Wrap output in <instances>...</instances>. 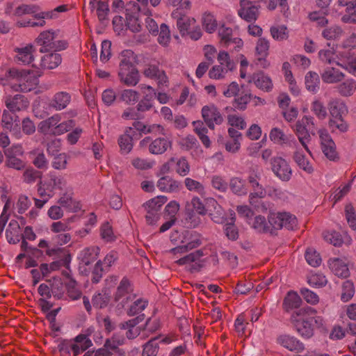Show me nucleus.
Returning a JSON list of instances; mask_svg holds the SVG:
<instances>
[{
    "label": "nucleus",
    "instance_id": "obj_21",
    "mask_svg": "<svg viewBox=\"0 0 356 356\" xmlns=\"http://www.w3.org/2000/svg\"><path fill=\"white\" fill-rule=\"evenodd\" d=\"M67 5H60L50 11L42 12L35 15L38 22H29L28 25L34 26H43L45 24L44 19H56L59 17L60 13L67 11Z\"/></svg>",
    "mask_w": 356,
    "mask_h": 356
},
{
    "label": "nucleus",
    "instance_id": "obj_29",
    "mask_svg": "<svg viewBox=\"0 0 356 356\" xmlns=\"http://www.w3.org/2000/svg\"><path fill=\"white\" fill-rule=\"evenodd\" d=\"M329 267L332 272L339 277L346 278L350 275V270L348 267V263L343 259H330Z\"/></svg>",
    "mask_w": 356,
    "mask_h": 356
},
{
    "label": "nucleus",
    "instance_id": "obj_8",
    "mask_svg": "<svg viewBox=\"0 0 356 356\" xmlns=\"http://www.w3.org/2000/svg\"><path fill=\"white\" fill-rule=\"evenodd\" d=\"M170 240L172 242L179 244L170 250V252L175 255L185 253L200 245L199 236L188 232L179 235V237L177 232H172Z\"/></svg>",
    "mask_w": 356,
    "mask_h": 356
},
{
    "label": "nucleus",
    "instance_id": "obj_26",
    "mask_svg": "<svg viewBox=\"0 0 356 356\" xmlns=\"http://www.w3.org/2000/svg\"><path fill=\"white\" fill-rule=\"evenodd\" d=\"M130 128H134V130L138 134V137L142 134H155L162 135H164L165 134V129L161 125L156 124L146 125L140 121L134 122L133 127H131Z\"/></svg>",
    "mask_w": 356,
    "mask_h": 356
},
{
    "label": "nucleus",
    "instance_id": "obj_62",
    "mask_svg": "<svg viewBox=\"0 0 356 356\" xmlns=\"http://www.w3.org/2000/svg\"><path fill=\"white\" fill-rule=\"evenodd\" d=\"M184 184L186 188L190 191L196 192L202 195L204 194V187L203 184L189 177L186 178L184 179Z\"/></svg>",
    "mask_w": 356,
    "mask_h": 356
},
{
    "label": "nucleus",
    "instance_id": "obj_50",
    "mask_svg": "<svg viewBox=\"0 0 356 356\" xmlns=\"http://www.w3.org/2000/svg\"><path fill=\"white\" fill-rule=\"evenodd\" d=\"M70 102V97L66 92H58L55 95L51 105L57 110L65 108Z\"/></svg>",
    "mask_w": 356,
    "mask_h": 356
},
{
    "label": "nucleus",
    "instance_id": "obj_32",
    "mask_svg": "<svg viewBox=\"0 0 356 356\" xmlns=\"http://www.w3.org/2000/svg\"><path fill=\"white\" fill-rule=\"evenodd\" d=\"M202 29L208 33H214L218 29V22L215 15L209 11L204 12L200 18Z\"/></svg>",
    "mask_w": 356,
    "mask_h": 356
},
{
    "label": "nucleus",
    "instance_id": "obj_3",
    "mask_svg": "<svg viewBox=\"0 0 356 356\" xmlns=\"http://www.w3.org/2000/svg\"><path fill=\"white\" fill-rule=\"evenodd\" d=\"M356 49L345 47H330L328 44V49H324L318 52V57L323 62L330 65L335 64L341 66L350 73L356 75Z\"/></svg>",
    "mask_w": 356,
    "mask_h": 356
},
{
    "label": "nucleus",
    "instance_id": "obj_64",
    "mask_svg": "<svg viewBox=\"0 0 356 356\" xmlns=\"http://www.w3.org/2000/svg\"><path fill=\"white\" fill-rule=\"evenodd\" d=\"M175 171L180 176L184 177L186 176L190 172V165L184 157H181L179 159H175Z\"/></svg>",
    "mask_w": 356,
    "mask_h": 356
},
{
    "label": "nucleus",
    "instance_id": "obj_43",
    "mask_svg": "<svg viewBox=\"0 0 356 356\" xmlns=\"http://www.w3.org/2000/svg\"><path fill=\"white\" fill-rule=\"evenodd\" d=\"M270 33L271 37L276 41L286 40L289 38V31L286 26L283 24L271 26Z\"/></svg>",
    "mask_w": 356,
    "mask_h": 356
},
{
    "label": "nucleus",
    "instance_id": "obj_48",
    "mask_svg": "<svg viewBox=\"0 0 356 356\" xmlns=\"http://www.w3.org/2000/svg\"><path fill=\"white\" fill-rule=\"evenodd\" d=\"M209 204L214 207L213 212L210 213L211 219L216 223H224L228 219L225 217V213L222 207L213 199L209 200Z\"/></svg>",
    "mask_w": 356,
    "mask_h": 356
},
{
    "label": "nucleus",
    "instance_id": "obj_46",
    "mask_svg": "<svg viewBox=\"0 0 356 356\" xmlns=\"http://www.w3.org/2000/svg\"><path fill=\"white\" fill-rule=\"evenodd\" d=\"M139 94L133 89H124L119 93V99L127 105H134L138 101Z\"/></svg>",
    "mask_w": 356,
    "mask_h": 356
},
{
    "label": "nucleus",
    "instance_id": "obj_44",
    "mask_svg": "<svg viewBox=\"0 0 356 356\" xmlns=\"http://www.w3.org/2000/svg\"><path fill=\"white\" fill-rule=\"evenodd\" d=\"M168 199L164 195L155 197L144 204L147 212L158 213L161 207L167 202Z\"/></svg>",
    "mask_w": 356,
    "mask_h": 356
},
{
    "label": "nucleus",
    "instance_id": "obj_19",
    "mask_svg": "<svg viewBox=\"0 0 356 356\" xmlns=\"http://www.w3.org/2000/svg\"><path fill=\"white\" fill-rule=\"evenodd\" d=\"M240 7L237 11L238 15L247 22H254L259 16V6L253 2L239 3Z\"/></svg>",
    "mask_w": 356,
    "mask_h": 356
},
{
    "label": "nucleus",
    "instance_id": "obj_31",
    "mask_svg": "<svg viewBox=\"0 0 356 356\" xmlns=\"http://www.w3.org/2000/svg\"><path fill=\"white\" fill-rule=\"evenodd\" d=\"M157 187L162 192L174 193L180 189L181 183L170 177L165 176L159 179Z\"/></svg>",
    "mask_w": 356,
    "mask_h": 356
},
{
    "label": "nucleus",
    "instance_id": "obj_53",
    "mask_svg": "<svg viewBox=\"0 0 356 356\" xmlns=\"http://www.w3.org/2000/svg\"><path fill=\"white\" fill-rule=\"evenodd\" d=\"M329 127L332 132H345L348 130V125L341 117H335L330 120Z\"/></svg>",
    "mask_w": 356,
    "mask_h": 356
},
{
    "label": "nucleus",
    "instance_id": "obj_23",
    "mask_svg": "<svg viewBox=\"0 0 356 356\" xmlns=\"http://www.w3.org/2000/svg\"><path fill=\"white\" fill-rule=\"evenodd\" d=\"M248 82L253 83L257 88L267 92H270L273 88L271 78L263 72H259L250 76Z\"/></svg>",
    "mask_w": 356,
    "mask_h": 356
},
{
    "label": "nucleus",
    "instance_id": "obj_4",
    "mask_svg": "<svg viewBox=\"0 0 356 356\" xmlns=\"http://www.w3.org/2000/svg\"><path fill=\"white\" fill-rule=\"evenodd\" d=\"M8 80L1 79L3 86H9L14 90H21L22 92H29L33 89L38 83V76L40 74L38 72H19L17 70L12 69L6 72Z\"/></svg>",
    "mask_w": 356,
    "mask_h": 356
},
{
    "label": "nucleus",
    "instance_id": "obj_24",
    "mask_svg": "<svg viewBox=\"0 0 356 356\" xmlns=\"http://www.w3.org/2000/svg\"><path fill=\"white\" fill-rule=\"evenodd\" d=\"M138 138L134 128H127L125 132L118 139V144L123 154H128L133 148V140Z\"/></svg>",
    "mask_w": 356,
    "mask_h": 356
},
{
    "label": "nucleus",
    "instance_id": "obj_6",
    "mask_svg": "<svg viewBox=\"0 0 356 356\" xmlns=\"http://www.w3.org/2000/svg\"><path fill=\"white\" fill-rule=\"evenodd\" d=\"M60 31L48 30L42 31L36 38V43L40 46V52H47L49 50L55 51L65 49L68 43L65 40H59Z\"/></svg>",
    "mask_w": 356,
    "mask_h": 356
},
{
    "label": "nucleus",
    "instance_id": "obj_37",
    "mask_svg": "<svg viewBox=\"0 0 356 356\" xmlns=\"http://www.w3.org/2000/svg\"><path fill=\"white\" fill-rule=\"evenodd\" d=\"M248 224L257 232L264 233L273 232L269 221L268 220L267 222L266 218L261 216H257L254 218H252L250 221H248Z\"/></svg>",
    "mask_w": 356,
    "mask_h": 356
},
{
    "label": "nucleus",
    "instance_id": "obj_7",
    "mask_svg": "<svg viewBox=\"0 0 356 356\" xmlns=\"http://www.w3.org/2000/svg\"><path fill=\"white\" fill-rule=\"evenodd\" d=\"M191 8V2L189 0H184L180 7L175 8L171 13L172 17L176 20L177 28L180 34L184 36L189 33V31L196 24L194 17H188L186 13Z\"/></svg>",
    "mask_w": 356,
    "mask_h": 356
},
{
    "label": "nucleus",
    "instance_id": "obj_35",
    "mask_svg": "<svg viewBox=\"0 0 356 356\" xmlns=\"http://www.w3.org/2000/svg\"><path fill=\"white\" fill-rule=\"evenodd\" d=\"M34 49L32 44H26L24 47L16 49L15 58L18 62L23 64H29L33 59Z\"/></svg>",
    "mask_w": 356,
    "mask_h": 356
},
{
    "label": "nucleus",
    "instance_id": "obj_20",
    "mask_svg": "<svg viewBox=\"0 0 356 356\" xmlns=\"http://www.w3.org/2000/svg\"><path fill=\"white\" fill-rule=\"evenodd\" d=\"M23 149L21 145H14L6 152V163L8 167L16 170H22L25 163L19 157L23 155Z\"/></svg>",
    "mask_w": 356,
    "mask_h": 356
},
{
    "label": "nucleus",
    "instance_id": "obj_58",
    "mask_svg": "<svg viewBox=\"0 0 356 356\" xmlns=\"http://www.w3.org/2000/svg\"><path fill=\"white\" fill-rule=\"evenodd\" d=\"M230 188L235 194L238 195H245L248 192L244 181L238 177L231 179Z\"/></svg>",
    "mask_w": 356,
    "mask_h": 356
},
{
    "label": "nucleus",
    "instance_id": "obj_11",
    "mask_svg": "<svg viewBox=\"0 0 356 356\" xmlns=\"http://www.w3.org/2000/svg\"><path fill=\"white\" fill-rule=\"evenodd\" d=\"M126 11L127 28L132 32H139L141 30L142 25L138 19L140 12H143L146 15H151L149 9L145 8L144 10H142L136 3L131 2L127 4Z\"/></svg>",
    "mask_w": 356,
    "mask_h": 356
},
{
    "label": "nucleus",
    "instance_id": "obj_25",
    "mask_svg": "<svg viewBox=\"0 0 356 356\" xmlns=\"http://www.w3.org/2000/svg\"><path fill=\"white\" fill-rule=\"evenodd\" d=\"M131 291L132 289L129 281L126 278H123L117 288L115 300L120 302L124 306L127 300L131 298Z\"/></svg>",
    "mask_w": 356,
    "mask_h": 356
},
{
    "label": "nucleus",
    "instance_id": "obj_40",
    "mask_svg": "<svg viewBox=\"0 0 356 356\" xmlns=\"http://www.w3.org/2000/svg\"><path fill=\"white\" fill-rule=\"evenodd\" d=\"M62 62V58L60 54L53 52L45 54L41 59V65L44 68L54 69L57 67Z\"/></svg>",
    "mask_w": 356,
    "mask_h": 356
},
{
    "label": "nucleus",
    "instance_id": "obj_56",
    "mask_svg": "<svg viewBox=\"0 0 356 356\" xmlns=\"http://www.w3.org/2000/svg\"><path fill=\"white\" fill-rule=\"evenodd\" d=\"M229 71L232 70L224 66L220 65H215L209 71V76L211 79H222L226 76V74Z\"/></svg>",
    "mask_w": 356,
    "mask_h": 356
},
{
    "label": "nucleus",
    "instance_id": "obj_57",
    "mask_svg": "<svg viewBox=\"0 0 356 356\" xmlns=\"http://www.w3.org/2000/svg\"><path fill=\"white\" fill-rule=\"evenodd\" d=\"M338 90L341 95L350 96L356 90V81L353 79H347L339 86Z\"/></svg>",
    "mask_w": 356,
    "mask_h": 356
},
{
    "label": "nucleus",
    "instance_id": "obj_30",
    "mask_svg": "<svg viewBox=\"0 0 356 356\" xmlns=\"http://www.w3.org/2000/svg\"><path fill=\"white\" fill-rule=\"evenodd\" d=\"M185 210L188 215L193 216L196 214L204 216L206 214V208L197 197H193L190 201H188L185 205Z\"/></svg>",
    "mask_w": 356,
    "mask_h": 356
},
{
    "label": "nucleus",
    "instance_id": "obj_41",
    "mask_svg": "<svg viewBox=\"0 0 356 356\" xmlns=\"http://www.w3.org/2000/svg\"><path fill=\"white\" fill-rule=\"evenodd\" d=\"M269 138L271 141L278 145L287 144L289 143L290 139L294 140L292 135H286L282 130L277 127L273 128L270 130Z\"/></svg>",
    "mask_w": 356,
    "mask_h": 356
},
{
    "label": "nucleus",
    "instance_id": "obj_61",
    "mask_svg": "<svg viewBox=\"0 0 356 356\" xmlns=\"http://www.w3.org/2000/svg\"><path fill=\"white\" fill-rule=\"evenodd\" d=\"M311 110L318 119H325L327 116L326 108L323 103L318 99H314L312 103Z\"/></svg>",
    "mask_w": 356,
    "mask_h": 356
},
{
    "label": "nucleus",
    "instance_id": "obj_51",
    "mask_svg": "<svg viewBox=\"0 0 356 356\" xmlns=\"http://www.w3.org/2000/svg\"><path fill=\"white\" fill-rule=\"evenodd\" d=\"M355 285L351 280H346L342 284L341 300L343 302L350 300L355 295Z\"/></svg>",
    "mask_w": 356,
    "mask_h": 356
},
{
    "label": "nucleus",
    "instance_id": "obj_59",
    "mask_svg": "<svg viewBox=\"0 0 356 356\" xmlns=\"http://www.w3.org/2000/svg\"><path fill=\"white\" fill-rule=\"evenodd\" d=\"M308 284L312 287H322L326 285L327 280L322 273H312L307 278Z\"/></svg>",
    "mask_w": 356,
    "mask_h": 356
},
{
    "label": "nucleus",
    "instance_id": "obj_55",
    "mask_svg": "<svg viewBox=\"0 0 356 356\" xmlns=\"http://www.w3.org/2000/svg\"><path fill=\"white\" fill-rule=\"evenodd\" d=\"M158 42L163 47H168L171 40L170 31L168 26L162 24L160 26Z\"/></svg>",
    "mask_w": 356,
    "mask_h": 356
},
{
    "label": "nucleus",
    "instance_id": "obj_27",
    "mask_svg": "<svg viewBox=\"0 0 356 356\" xmlns=\"http://www.w3.org/2000/svg\"><path fill=\"white\" fill-rule=\"evenodd\" d=\"M277 341L281 346L290 351L302 352L305 348L302 343L295 337L289 334L280 335Z\"/></svg>",
    "mask_w": 356,
    "mask_h": 356
},
{
    "label": "nucleus",
    "instance_id": "obj_39",
    "mask_svg": "<svg viewBox=\"0 0 356 356\" xmlns=\"http://www.w3.org/2000/svg\"><path fill=\"white\" fill-rule=\"evenodd\" d=\"M305 85L309 92L316 94L318 91L320 85L318 74L313 71L308 72L305 76Z\"/></svg>",
    "mask_w": 356,
    "mask_h": 356
},
{
    "label": "nucleus",
    "instance_id": "obj_33",
    "mask_svg": "<svg viewBox=\"0 0 356 356\" xmlns=\"http://www.w3.org/2000/svg\"><path fill=\"white\" fill-rule=\"evenodd\" d=\"M343 74L338 68L332 66L325 67L321 73L323 81L327 83L339 82L343 79Z\"/></svg>",
    "mask_w": 356,
    "mask_h": 356
},
{
    "label": "nucleus",
    "instance_id": "obj_2",
    "mask_svg": "<svg viewBox=\"0 0 356 356\" xmlns=\"http://www.w3.org/2000/svg\"><path fill=\"white\" fill-rule=\"evenodd\" d=\"M316 313V309L307 306L291 316V321L296 330L303 338L312 337L315 328L322 330L325 328V321L323 317L320 316H310Z\"/></svg>",
    "mask_w": 356,
    "mask_h": 356
},
{
    "label": "nucleus",
    "instance_id": "obj_28",
    "mask_svg": "<svg viewBox=\"0 0 356 356\" xmlns=\"http://www.w3.org/2000/svg\"><path fill=\"white\" fill-rule=\"evenodd\" d=\"M61 121V115L57 114L41 122L38 125V131L44 135H56L57 124Z\"/></svg>",
    "mask_w": 356,
    "mask_h": 356
},
{
    "label": "nucleus",
    "instance_id": "obj_14",
    "mask_svg": "<svg viewBox=\"0 0 356 356\" xmlns=\"http://www.w3.org/2000/svg\"><path fill=\"white\" fill-rule=\"evenodd\" d=\"M118 281L116 276H111L106 280L104 289L102 292L95 294L92 298V306L101 309L106 307L111 299L110 288L113 287Z\"/></svg>",
    "mask_w": 356,
    "mask_h": 356
},
{
    "label": "nucleus",
    "instance_id": "obj_10",
    "mask_svg": "<svg viewBox=\"0 0 356 356\" xmlns=\"http://www.w3.org/2000/svg\"><path fill=\"white\" fill-rule=\"evenodd\" d=\"M268 221L272 231L280 229L282 227L293 229L298 223L296 216L288 212H270L268 215Z\"/></svg>",
    "mask_w": 356,
    "mask_h": 356
},
{
    "label": "nucleus",
    "instance_id": "obj_52",
    "mask_svg": "<svg viewBox=\"0 0 356 356\" xmlns=\"http://www.w3.org/2000/svg\"><path fill=\"white\" fill-rule=\"evenodd\" d=\"M202 256V252L200 250H197L180 258L177 261V263L179 265L192 264V266L193 267L194 266L199 264V261Z\"/></svg>",
    "mask_w": 356,
    "mask_h": 356
},
{
    "label": "nucleus",
    "instance_id": "obj_47",
    "mask_svg": "<svg viewBox=\"0 0 356 356\" xmlns=\"http://www.w3.org/2000/svg\"><path fill=\"white\" fill-rule=\"evenodd\" d=\"M302 303L301 298L295 291L288 292L284 300V307L286 310L298 308Z\"/></svg>",
    "mask_w": 356,
    "mask_h": 356
},
{
    "label": "nucleus",
    "instance_id": "obj_45",
    "mask_svg": "<svg viewBox=\"0 0 356 356\" xmlns=\"http://www.w3.org/2000/svg\"><path fill=\"white\" fill-rule=\"evenodd\" d=\"M229 218L225 222V232L228 238L231 240H236L238 238V234L236 227L234 222L235 221V213L234 211H229Z\"/></svg>",
    "mask_w": 356,
    "mask_h": 356
},
{
    "label": "nucleus",
    "instance_id": "obj_49",
    "mask_svg": "<svg viewBox=\"0 0 356 356\" xmlns=\"http://www.w3.org/2000/svg\"><path fill=\"white\" fill-rule=\"evenodd\" d=\"M137 324V319H132L122 325V328L127 330L125 334L128 339H134L139 335L140 330Z\"/></svg>",
    "mask_w": 356,
    "mask_h": 356
},
{
    "label": "nucleus",
    "instance_id": "obj_38",
    "mask_svg": "<svg viewBox=\"0 0 356 356\" xmlns=\"http://www.w3.org/2000/svg\"><path fill=\"white\" fill-rule=\"evenodd\" d=\"M249 183L254 191L250 193V200L251 204H254V197L262 198L266 195V191L259 184L257 175L252 173L249 176Z\"/></svg>",
    "mask_w": 356,
    "mask_h": 356
},
{
    "label": "nucleus",
    "instance_id": "obj_15",
    "mask_svg": "<svg viewBox=\"0 0 356 356\" xmlns=\"http://www.w3.org/2000/svg\"><path fill=\"white\" fill-rule=\"evenodd\" d=\"M201 113L205 123L211 129H213L216 125H219L223 122L222 115L213 104L204 106Z\"/></svg>",
    "mask_w": 356,
    "mask_h": 356
},
{
    "label": "nucleus",
    "instance_id": "obj_9",
    "mask_svg": "<svg viewBox=\"0 0 356 356\" xmlns=\"http://www.w3.org/2000/svg\"><path fill=\"white\" fill-rule=\"evenodd\" d=\"M67 188V181L61 175L50 174L48 177L40 181L38 187V194L52 197L58 191H62Z\"/></svg>",
    "mask_w": 356,
    "mask_h": 356
},
{
    "label": "nucleus",
    "instance_id": "obj_17",
    "mask_svg": "<svg viewBox=\"0 0 356 356\" xmlns=\"http://www.w3.org/2000/svg\"><path fill=\"white\" fill-rule=\"evenodd\" d=\"M271 168L274 174L282 181H289L292 175V170L288 162L282 157L272 159Z\"/></svg>",
    "mask_w": 356,
    "mask_h": 356
},
{
    "label": "nucleus",
    "instance_id": "obj_16",
    "mask_svg": "<svg viewBox=\"0 0 356 356\" xmlns=\"http://www.w3.org/2000/svg\"><path fill=\"white\" fill-rule=\"evenodd\" d=\"M321 149L325 156L330 160L334 161L337 158L336 145L331 136L325 129L318 131Z\"/></svg>",
    "mask_w": 356,
    "mask_h": 356
},
{
    "label": "nucleus",
    "instance_id": "obj_22",
    "mask_svg": "<svg viewBox=\"0 0 356 356\" xmlns=\"http://www.w3.org/2000/svg\"><path fill=\"white\" fill-rule=\"evenodd\" d=\"M4 102L7 108L13 113L23 111L29 106V102L26 98L19 94L13 96L6 95L4 97Z\"/></svg>",
    "mask_w": 356,
    "mask_h": 356
},
{
    "label": "nucleus",
    "instance_id": "obj_34",
    "mask_svg": "<svg viewBox=\"0 0 356 356\" xmlns=\"http://www.w3.org/2000/svg\"><path fill=\"white\" fill-rule=\"evenodd\" d=\"M89 5L92 11L95 10L99 21L103 22L107 19L109 8L106 1L102 0H89Z\"/></svg>",
    "mask_w": 356,
    "mask_h": 356
},
{
    "label": "nucleus",
    "instance_id": "obj_5",
    "mask_svg": "<svg viewBox=\"0 0 356 356\" xmlns=\"http://www.w3.org/2000/svg\"><path fill=\"white\" fill-rule=\"evenodd\" d=\"M122 57L118 73L120 81L127 86H135L140 81V75L133 64L135 60L134 52L131 50H124L122 52Z\"/></svg>",
    "mask_w": 356,
    "mask_h": 356
},
{
    "label": "nucleus",
    "instance_id": "obj_18",
    "mask_svg": "<svg viewBox=\"0 0 356 356\" xmlns=\"http://www.w3.org/2000/svg\"><path fill=\"white\" fill-rule=\"evenodd\" d=\"M270 42L265 38H260L256 43L255 56L258 64L263 68H268L270 62L267 60L269 54Z\"/></svg>",
    "mask_w": 356,
    "mask_h": 356
},
{
    "label": "nucleus",
    "instance_id": "obj_63",
    "mask_svg": "<svg viewBox=\"0 0 356 356\" xmlns=\"http://www.w3.org/2000/svg\"><path fill=\"white\" fill-rule=\"evenodd\" d=\"M305 259L307 263L313 267H317L321 264L319 254L313 248H308L306 250Z\"/></svg>",
    "mask_w": 356,
    "mask_h": 356
},
{
    "label": "nucleus",
    "instance_id": "obj_12",
    "mask_svg": "<svg viewBox=\"0 0 356 356\" xmlns=\"http://www.w3.org/2000/svg\"><path fill=\"white\" fill-rule=\"evenodd\" d=\"M150 138L145 137L140 142V147L149 145V152L152 154H162L172 147V142L168 137H159L150 143Z\"/></svg>",
    "mask_w": 356,
    "mask_h": 356
},
{
    "label": "nucleus",
    "instance_id": "obj_54",
    "mask_svg": "<svg viewBox=\"0 0 356 356\" xmlns=\"http://www.w3.org/2000/svg\"><path fill=\"white\" fill-rule=\"evenodd\" d=\"M330 112L331 118L341 117L342 114L347 112V108L343 102L334 100L330 104Z\"/></svg>",
    "mask_w": 356,
    "mask_h": 356
},
{
    "label": "nucleus",
    "instance_id": "obj_60",
    "mask_svg": "<svg viewBox=\"0 0 356 356\" xmlns=\"http://www.w3.org/2000/svg\"><path fill=\"white\" fill-rule=\"evenodd\" d=\"M217 29L220 42L222 44H225L233 37L232 29L226 26L224 22H220V26Z\"/></svg>",
    "mask_w": 356,
    "mask_h": 356
},
{
    "label": "nucleus",
    "instance_id": "obj_13",
    "mask_svg": "<svg viewBox=\"0 0 356 356\" xmlns=\"http://www.w3.org/2000/svg\"><path fill=\"white\" fill-rule=\"evenodd\" d=\"M99 253L98 247L87 248L79 254V269L81 273L87 274L92 268V264L96 261Z\"/></svg>",
    "mask_w": 356,
    "mask_h": 356
},
{
    "label": "nucleus",
    "instance_id": "obj_1",
    "mask_svg": "<svg viewBox=\"0 0 356 356\" xmlns=\"http://www.w3.org/2000/svg\"><path fill=\"white\" fill-rule=\"evenodd\" d=\"M292 129L305 152L309 154V156L306 155L302 149H296L293 154V160L300 169L307 174H312L314 168L309 160V157L312 156V153L308 147V144L312 140V136L315 135L314 118L305 115L301 120L296 122L292 127Z\"/></svg>",
    "mask_w": 356,
    "mask_h": 356
},
{
    "label": "nucleus",
    "instance_id": "obj_36",
    "mask_svg": "<svg viewBox=\"0 0 356 356\" xmlns=\"http://www.w3.org/2000/svg\"><path fill=\"white\" fill-rule=\"evenodd\" d=\"M61 207L70 212H77L81 209L80 202L74 200L71 194L65 193L58 200Z\"/></svg>",
    "mask_w": 356,
    "mask_h": 356
},
{
    "label": "nucleus",
    "instance_id": "obj_42",
    "mask_svg": "<svg viewBox=\"0 0 356 356\" xmlns=\"http://www.w3.org/2000/svg\"><path fill=\"white\" fill-rule=\"evenodd\" d=\"M92 346L91 340L85 335H79L75 339L72 350L74 355H79Z\"/></svg>",
    "mask_w": 356,
    "mask_h": 356
}]
</instances>
